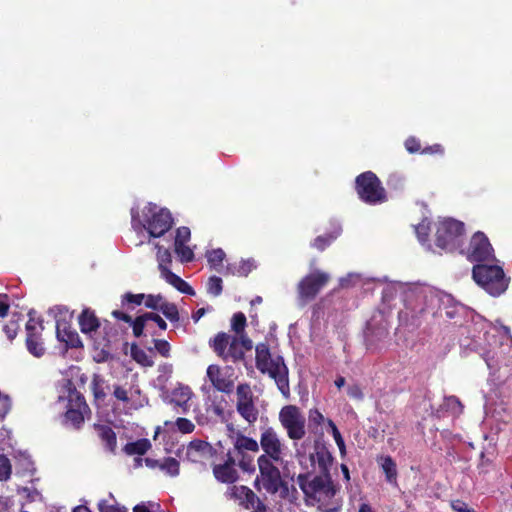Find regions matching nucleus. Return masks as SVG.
Wrapping results in <instances>:
<instances>
[{
    "label": "nucleus",
    "mask_w": 512,
    "mask_h": 512,
    "mask_svg": "<svg viewBox=\"0 0 512 512\" xmlns=\"http://www.w3.org/2000/svg\"><path fill=\"white\" fill-rule=\"evenodd\" d=\"M256 368L267 374L275 381L281 394L288 399L290 397L289 370L281 355L272 357L268 344L259 343L255 348Z\"/></svg>",
    "instance_id": "f257e3e1"
},
{
    "label": "nucleus",
    "mask_w": 512,
    "mask_h": 512,
    "mask_svg": "<svg viewBox=\"0 0 512 512\" xmlns=\"http://www.w3.org/2000/svg\"><path fill=\"white\" fill-rule=\"evenodd\" d=\"M297 484L306 499L319 503L330 501L337 492V487L333 483L330 474L312 476L309 472L301 473L297 476Z\"/></svg>",
    "instance_id": "f03ea898"
},
{
    "label": "nucleus",
    "mask_w": 512,
    "mask_h": 512,
    "mask_svg": "<svg viewBox=\"0 0 512 512\" xmlns=\"http://www.w3.org/2000/svg\"><path fill=\"white\" fill-rule=\"evenodd\" d=\"M275 464V461H269L267 458L257 459L259 474L254 486L258 491L264 489L271 495L279 493L280 497L285 499L289 495L288 483L282 479L281 472Z\"/></svg>",
    "instance_id": "7ed1b4c3"
},
{
    "label": "nucleus",
    "mask_w": 512,
    "mask_h": 512,
    "mask_svg": "<svg viewBox=\"0 0 512 512\" xmlns=\"http://www.w3.org/2000/svg\"><path fill=\"white\" fill-rule=\"evenodd\" d=\"M474 281L492 296L504 293L509 284V278L498 265L475 264L472 269Z\"/></svg>",
    "instance_id": "20e7f679"
},
{
    "label": "nucleus",
    "mask_w": 512,
    "mask_h": 512,
    "mask_svg": "<svg viewBox=\"0 0 512 512\" xmlns=\"http://www.w3.org/2000/svg\"><path fill=\"white\" fill-rule=\"evenodd\" d=\"M123 334L124 331L119 326L104 320L101 331L93 337V347L96 351L95 360L98 363L112 359V353L118 348Z\"/></svg>",
    "instance_id": "39448f33"
},
{
    "label": "nucleus",
    "mask_w": 512,
    "mask_h": 512,
    "mask_svg": "<svg viewBox=\"0 0 512 512\" xmlns=\"http://www.w3.org/2000/svg\"><path fill=\"white\" fill-rule=\"evenodd\" d=\"M355 191L359 199L368 205L382 204L388 199L381 180L372 171L363 172L356 177Z\"/></svg>",
    "instance_id": "423d86ee"
},
{
    "label": "nucleus",
    "mask_w": 512,
    "mask_h": 512,
    "mask_svg": "<svg viewBox=\"0 0 512 512\" xmlns=\"http://www.w3.org/2000/svg\"><path fill=\"white\" fill-rule=\"evenodd\" d=\"M465 234L463 222L449 218L440 222L436 229L435 244L449 252L461 249Z\"/></svg>",
    "instance_id": "0eeeda50"
},
{
    "label": "nucleus",
    "mask_w": 512,
    "mask_h": 512,
    "mask_svg": "<svg viewBox=\"0 0 512 512\" xmlns=\"http://www.w3.org/2000/svg\"><path fill=\"white\" fill-rule=\"evenodd\" d=\"M143 227L153 238H159L168 232L174 220L171 212L167 208H159L157 205L149 203L143 210Z\"/></svg>",
    "instance_id": "6e6552de"
},
{
    "label": "nucleus",
    "mask_w": 512,
    "mask_h": 512,
    "mask_svg": "<svg viewBox=\"0 0 512 512\" xmlns=\"http://www.w3.org/2000/svg\"><path fill=\"white\" fill-rule=\"evenodd\" d=\"M279 422L289 439L299 441L305 437L306 419L298 406H283L279 412Z\"/></svg>",
    "instance_id": "1a4fd4ad"
},
{
    "label": "nucleus",
    "mask_w": 512,
    "mask_h": 512,
    "mask_svg": "<svg viewBox=\"0 0 512 512\" xmlns=\"http://www.w3.org/2000/svg\"><path fill=\"white\" fill-rule=\"evenodd\" d=\"M460 254L464 255L468 261L477 264H485V262L496 260L494 249L488 237L481 231L472 235L467 248L461 247Z\"/></svg>",
    "instance_id": "9d476101"
},
{
    "label": "nucleus",
    "mask_w": 512,
    "mask_h": 512,
    "mask_svg": "<svg viewBox=\"0 0 512 512\" xmlns=\"http://www.w3.org/2000/svg\"><path fill=\"white\" fill-rule=\"evenodd\" d=\"M111 315L119 321H123L128 323L132 327L133 335L136 338H140L144 335V330L150 329L149 322L152 321L156 323L160 330L165 331L167 329L166 321L157 313L154 312H145L141 315L136 316L134 319L123 310H113Z\"/></svg>",
    "instance_id": "9b49d317"
},
{
    "label": "nucleus",
    "mask_w": 512,
    "mask_h": 512,
    "mask_svg": "<svg viewBox=\"0 0 512 512\" xmlns=\"http://www.w3.org/2000/svg\"><path fill=\"white\" fill-rule=\"evenodd\" d=\"M259 445L264 453L258 458L283 463L287 447L273 427H267L261 432Z\"/></svg>",
    "instance_id": "f8f14e48"
},
{
    "label": "nucleus",
    "mask_w": 512,
    "mask_h": 512,
    "mask_svg": "<svg viewBox=\"0 0 512 512\" xmlns=\"http://www.w3.org/2000/svg\"><path fill=\"white\" fill-rule=\"evenodd\" d=\"M329 279V275L322 271L309 273L297 285L299 299L305 303L314 300Z\"/></svg>",
    "instance_id": "ddd939ff"
},
{
    "label": "nucleus",
    "mask_w": 512,
    "mask_h": 512,
    "mask_svg": "<svg viewBox=\"0 0 512 512\" xmlns=\"http://www.w3.org/2000/svg\"><path fill=\"white\" fill-rule=\"evenodd\" d=\"M26 323V339L25 344L28 352L36 358L44 356L46 348L44 340L42 338V332L44 330L43 320L31 317Z\"/></svg>",
    "instance_id": "4468645a"
},
{
    "label": "nucleus",
    "mask_w": 512,
    "mask_h": 512,
    "mask_svg": "<svg viewBox=\"0 0 512 512\" xmlns=\"http://www.w3.org/2000/svg\"><path fill=\"white\" fill-rule=\"evenodd\" d=\"M236 409L237 412L249 424L256 422L258 418V409L254 405L253 393L248 383H241L236 389Z\"/></svg>",
    "instance_id": "2eb2a0df"
},
{
    "label": "nucleus",
    "mask_w": 512,
    "mask_h": 512,
    "mask_svg": "<svg viewBox=\"0 0 512 512\" xmlns=\"http://www.w3.org/2000/svg\"><path fill=\"white\" fill-rule=\"evenodd\" d=\"M206 376L217 391L225 394H231L233 392L234 380L223 376L221 368L218 365H209L207 367Z\"/></svg>",
    "instance_id": "dca6fc26"
},
{
    "label": "nucleus",
    "mask_w": 512,
    "mask_h": 512,
    "mask_svg": "<svg viewBox=\"0 0 512 512\" xmlns=\"http://www.w3.org/2000/svg\"><path fill=\"white\" fill-rule=\"evenodd\" d=\"M193 393L189 386L179 385L171 392L169 403L173 405L176 413L186 414L189 411V401Z\"/></svg>",
    "instance_id": "f3484780"
},
{
    "label": "nucleus",
    "mask_w": 512,
    "mask_h": 512,
    "mask_svg": "<svg viewBox=\"0 0 512 512\" xmlns=\"http://www.w3.org/2000/svg\"><path fill=\"white\" fill-rule=\"evenodd\" d=\"M312 464H317L321 474H330V468L333 464V456L329 449L321 443H316L314 452L310 454Z\"/></svg>",
    "instance_id": "a211bd4d"
},
{
    "label": "nucleus",
    "mask_w": 512,
    "mask_h": 512,
    "mask_svg": "<svg viewBox=\"0 0 512 512\" xmlns=\"http://www.w3.org/2000/svg\"><path fill=\"white\" fill-rule=\"evenodd\" d=\"M78 324L83 334L89 335L93 340V337L97 335L101 327V322L96 316L95 311L90 308L82 310L78 317Z\"/></svg>",
    "instance_id": "6ab92c4d"
},
{
    "label": "nucleus",
    "mask_w": 512,
    "mask_h": 512,
    "mask_svg": "<svg viewBox=\"0 0 512 512\" xmlns=\"http://www.w3.org/2000/svg\"><path fill=\"white\" fill-rule=\"evenodd\" d=\"M212 446L203 440L195 439L189 442L186 449V458L190 462L199 463L212 454Z\"/></svg>",
    "instance_id": "aec40b11"
},
{
    "label": "nucleus",
    "mask_w": 512,
    "mask_h": 512,
    "mask_svg": "<svg viewBox=\"0 0 512 512\" xmlns=\"http://www.w3.org/2000/svg\"><path fill=\"white\" fill-rule=\"evenodd\" d=\"M56 336L60 342H64L67 347L80 348L83 346L78 333L72 329L66 322H57Z\"/></svg>",
    "instance_id": "412c9836"
},
{
    "label": "nucleus",
    "mask_w": 512,
    "mask_h": 512,
    "mask_svg": "<svg viewBox=\"0 0 512 512\" xmlns=\"http://www.w3.org/2000/svg\"><path fill=\"white\" fill-rule=\"evenodd\" d=\"M93 428L97 432L101 442L104 444L105 449L114 454L117 448V436L112 427L106 424L95 423Z\"/></svg>",
    "instance_id": "4be33fe9"
},
{
    "label": "nucleus",
    "mask_w": 512,
    "mask_h": 512,
    "mask_svg": "<svg viewBox=\"0 0 512 512\" xmlns=\"http://www.w3.org/2000/svg\"><path fill=\"white\" fill-rule=\"evenodd\" d=\"M430 303H439L438 310L433 312V315L445 316L448 319L455 318L459 313V306L452 303L450 297L438 298L437 296H431L429 299Z\"/></svg>",
    "instance_id": "5701e85b"
},
{
    "label": "nucleus",
    "mask_w": 512,
    "mask_h": 512,
    "mask_svg": "<svg viewBox=\"0 0 512 512\" xmlns=\"http://www.w3.org/2000/svg\"><path fill=\"white\" fill-rule=\"evenodd\" d=\"M232 496L240 502L246 509H250L257 501V495L249 487L240 485L233 486L231 489Z\"/></svg>",
    "instance_id": "b1692460"
},
{
    "label": "nucleus",
    "mask_w": 512,
    "mask_h": 512,
    "mask_svg": "<svg viewBox=\"0 0 512 512\" xmlns=\"http://www.w3.org/2000/svg\"><path fill=\"white\" fill-rule=\"evenodd\" d=\"M213 474L219 482L227 484H232L239 478L236 468L224 464L215 465Z\"/></svg>",
    "instance_id": "393cba45"
},
{
    "label": "nucleus",
    "mask_w": 512,
    "mask_h": 512,
    "mask_svg": "<svg viewBox=\"0 0 512 512\" xmlns=\"http://www.w3.org/2000/svg\"><path fill=\"white\" fill-rule=\"evenodd\" d=\"M231 335L225 332L217 333L213 338L209 340V346L214 353L224 360L228 344L230 342Z\"/></svg>",
    "instance_id": "a878e982"
},
{
    "label": "nucleus",
    "mask_w": 512,
    "mask_h": 512,
    "mask_svg": "<svg viewBox=\"0 0 512 512\" xmlns=\"http://www.w3.org/2000/svg\"><path fill=\"white\" fill-rule=\"evenodd\" d=\"M91 416V411L76 410L73 408L66 409L64 414L65 423H70L74 429H80L84 424L85 418Z\"/></svg>",
    "instance_id": "bb28decb"
},
{
    "label": "nucleus",
    "mask_w": 512,
    "mask_h": 512,
    "mask_svg": "<svg viewBox=\"0 0 512 512\" xmlns=\"http://www.w3.org/2000/svg\"><path fill=\"white\" fill-rule=\"evenodd\" d=\"M132 359L143 367H152L154 365L153 354L146 352L140 348L136 343L130 347Z\"/></svg>",
    "instance_id": "cd10ccee"
},
{
    "label": "nucleus",
    "mask_w": 512,
    "mask_h": 512,
    "mask_svg": "<svg viewBox=\"0 0 512 512\" xmlns=\"http://www.w3.org/2000/svg\"><path fill=\"white\" fill-rule=\"evenodd\" d=\"M232 361L234 363L244 360V350L240 347V340L237 336H231L223 361Z\"/></svg>",
    "instance_id": "c85d7f7f"
},
{
    "label": "nucleus",
    "mask_w": 512,
    "mask_h": 512,
    "mask_svg": "<svg viewBox=\"0 0 512 512\" xmlns=\"http://www.w3.org/2000/svg\"><path fill=\"white\" fill-rule=\"evenodd\" d=\"M146 294L139 293L134 294L132 292H126L121 296V307L126 311H133L137 306L143 304Z\"/></svg>",
    "instance_id": "c756f323"
},
{
    "label": "nucleus",
    "mask_w": 512,
    "mask_h": 512,
    "mask_svg": "<svg viewBox=\"0 0 512 512\" xmlns=\"http://www.w3.org/2000/svg\"><path fill=\"white\" fill-rule=\"evenodd\" d=\"M73 408L82 411H91L86 403L85 397L76 388L70 389L66 409Z\"/></svg>",
    "instance_id": "7c9ffc66"
},
{
    "label": "nucleus",
    "mask_w": 512,
    "mask_h": 512,
    "mask_svg": "<svg viewBox=\"0 0 512 512\" xmlns=\"http://www.w3.org/2000/svg\"><path fill=\"white\" fill-rule=\"evenodd\" d=\"M252 271V263L249 260H241L239 263H229L225 268V275L246 277Z\"/></svg>",
    "instance_id": "2f4dec72"
},
{
    "label": "nucleus",
    "mask_w": 512,
    "mask_h": 512,
    "mask_svg": "<svg viewBox=\"0 0 512 512\" xmlns=\"http://www.w3.org/2000/svg\"><path fill=\"white\" fill-rule=\"evenodd\" d=\"M381 468L385 474L386 481L390 484H397V466L391 456H385L381 458Z\"/></svg>",
    "instance_id": "473e14b6"
},
{
    "label": "nucleus",
    "mask_w": 512,
    "mask_h": 512,
    "mask_svg": "<svg viewBox=\"0 0 512 512\" xmlns=\"http://www.w3.org/2000/svg\"><path fill=\"white\" fill-rule=\"evenodd\" d=\"M151 447L148 439L143 438L134 442L127 443L123 450L127 455H144Z\"/></svg>",
    "instance_id": "72a5a7b5"
},
{
    "label": "nucleus",
    "mask_w": 512,
    "mask_h": 512,
    "mask_svg": "<svg viewBox=\"0 0 512 512\" xmlns=\"http://www.w3.org/2000/svg\"><path fill=\"white\" fill-rule=\"evenodd\" d=\"M259 443L250 437L239 435L234 443V449L239 451H246L257 453L259 451Z\"/></svg>",
    "instance_id": "f704fd0d"
},
{
    "label": "nucleus",
    "mask_w": 512,
    "mask_h": 512,
    "mask_svg": "<svg viewBox=\"0 0 512 512\" xmlns=\"http://www.w3.org/2000/svg\"><path fill=\"white\" fill-rule=\"evenodd\" d=\"M225 256V252L221 248L213 249L206 252V258L210 268L218 272L221 271Z\"/></svg>",
    "instance_id": "c9c22d12"
},
{
    "label": "nucleus",
    "mask_w": 512,
    "mask_h": 512,
    "mask_svg": "<svg viewBox=\"0 0 512 512\" xmlns=\"http://www.w3.org/2000/svg\"><path fill=\"white\" fill-rule=\"evenodd\" d=\"M238 466L245 472L255 471L254 456L250 452L235 450Z\"/></svg>",
    "instance_id": "e433bc0d"
},
{
    "label": "nucleus",
    "mask_w": 512,
    "mask_h": 512,
    "mask_svg": "<svg viewBox=\"0 0 512 512\" xmlns=\"http://www.w3.org/2000/svg\"><path fill=\"white\" fill-rule=\"evenodd\" d=\"M336 233H326L324 235L317 236L311 243V247L322 252L328 248L337 238Z\"/></svg>",
    "instance_id": "4c0bfd02"
},
{
    "label": "nucleus",
    "mask_w": 512,
    "mask_h": 512,
    "mask_svg": "<svg viewBox=\"0 0 512 512\" xmlns=\"http://www.w3.org/2000/svg\"><path fill=\"white\" fill-rule=\"evenodd\" d=\"M105 381L99 375H94L91 382V389L94 396L95 401H103L106 397V392L104 389Z\"/></svg>",
    "instance_id": "58836bf2"
},
{
    "label": "nucleus",
    "mask_w": 512,
    "mask_h": 512,
    "mask_svg": "<svg viewBox=\"0 0 512 512\" xmlns=\"http://www.w3.org/2000/svg\"><path fill=\"white\" fill-rule=\"evenodd\" d=\"M159 468L165 471L168 475L175 477L179 475L180 472V464L178 460L173 457L165 458L160 464Z\"/></svg>",
    "instance_id": "ea45409f"
},
{
    "label": "nucleus",
    "mask_w": 512,
    "mask_h": 512,
    "mask_svg": "<svg viewBox=\"0 0 512 512\" xmlns=\"http://www.w3.org/2000/svg\"><path fill=\"white\" fill-rule=\"evenodd\" d=\"M154 348H148L151 354L156 351L159 355L164 358H169L171 355V346L167 340L164 339H153Z\"/></svg>",
    "instance_id": "a19ab883"
},
{
    "label": "nucleus",
    "mask_w": 512,
    "mask_h": 512,
    "mask_svg": "<svg viewBox=\"0 0 512 512\" xmlns=\"http://www.w3.org/2000/svg\"><path fill=\"white\" fill-rule=\"evenodd\" d=\"M160 312L170 321V322H178L179 317V311L176 306V304L164 301L162 304V307H160Z\"/></svg>",
    "instance_id": "79ce46f5"
},
{
    "label": "nucleus",
    "mask_w": 512,
    "mask_h": 512,
    "mask_svg": "<svg viewBox=\"0 0 512 512\" xmlns=\"http://www.w3.org/2000/svg\"><path fill=\"white\" fill-rule=\"evenodd\" d=\"M174 251L182 263H188L194 259L192 249L186 244H174Z\"/></svg>",
    "instance_id": "37998d69"
},
{
    "label": "nucleus",
    "mask_w": 512,
    "mask_h": 512,
    "mask_svg": "<svg viewBox=\"0 0 512 512\" xmlns=\"http://www.w3.org/2000/svg\"><path fill=\"white\" fill-rule=\"evenodd\" d=\"M246 316L242 312H237L233 315L231 320V328L238 335L244 333L246 327Z\"/></svg>",
    "instance_id": "c03bdc74"
},
{
    "label": "nucleus",
    "mask_w": 512,
    "mask_h": 512,
    "mask_svg": "<svg viewBox=\"0 0 512 512\" xmlns=\"http://www.w3.org/2000/svg\"><path fill=\"white\" fill-rule=\"evenodd\" d=\"M223 290L222 279L218 276H211L207 282V292L214 297L221 295Z\"/></svg>",
    "instance_id": "a18cd8bd"
},
{
    "label": "nucleus",
    "mask_w": 512,
    "mask_h": 512,
    "mask_svg": "<svg viewBox=\"0 0 512 512\" xmlns=\"http://www.w3.org/2000/svg\"><path fill=\"white\" fill-rule=\"evenodd\" d=\"M157 259L159 262V270L160 273L163 272V269H169V265L172 262L171 253L168 249H163L162 247L158 246V253H157Z\"/></svg>",
    "instance_id": "49530a36"
},
{
    "label": "nucleus",
    "mask_w": 512,
    "mask_h": 512,
    "mask_svg": "<svg viewBox=\"0 0 512 512\" xmlns=\"http://www.w3.org/2000/svg\"><path fill=\"white\" fill-rule=\"evenodd\" d=\"M309 427L314 430L320 427L324 422L325 418L323 414L317 409L313 408L308 413Z\"/></svg>",
    "instance_id": "de8ad7c7"
},
{
    "label": "nucleus",
    "mask_w": 512,
    "mask_h": 512,
    "mask_svg": "<svg viewBox=\"0 0 512 512\" xmlns=\"http://www.w3.org/2000/svg\"><path fill=\"white\" fill-rule=\"evenodd\" d=\"M12 466L10 460L4 454H0V481H6L10 478Z\"/></svg>",
    "instance_id": "09e8293b"
},
{
    "label": "nucleus",
    "mask_w": 512,
    "mask_h": 512,
    "mask_svg": "<svg viewBox=\"0 0 512 512\" xmlns=\"http://www.w3.org/2000/svg\"><path fill=\"white\" fill-rule=\"evenodd\" d=\"M164 299L160 294L153 295L148 294L146 295V298L144 299V306L146 308L152 309V310H160V307H162V304L164 303Z\"/></svg>",
    "instance_id": "8fccbe9b"
},
{
    "label": "nucleus",
    "mask_w": 512,
    "mask_h": 512,
    "mask_svg": "<svg viewBox=\"0 0 512 512\" xmlns=\"http://www.w3.org/2000/svg\"><path fill=\"white\" fill-rule=\"evenodd\" d=\"M100 512H128V509L119 504H109L107 500H101L98 503Z\"/></svg>",
    "instance_id": "3c124183"
},
{
    "label": "nucleus",
    "mask_w": 512,
    "mask_h": 512,
    "mask_svg": "<svg viewBox=\"0 0 512 512\" xmlns=\"http://www.w3.org/2000/svg\"><path fill=\"white\" fill-rule=\"evenodd\" d=\"M176 426L177 429L184 434L192 433L195 429L194 423L191 420L183 417L177 418Z\"/></svg>",
    "instance_id": "603ef678"
},
{
    "label": "nucleus",
    "mask_w": 512,
    "mask_h": 512,
    "mask_svg": "<svg viewBox=\"0 0 512 512\" xmlns=\"http://www.w3.org/2000/svg\"><path fill=\"white\" fill-rule=\"evenodd\" d=\"M191 237V231L188 227L182 226L177 228L174 244H186Z\"/></svg>",
    "instance_id": "864d4df0"
},
{
    "label": "nucleus",
    "mask_w": 512,
    "mask_h": 512,
    "mask_svg": "<svg viewBox=\"0 0 512 512\" xmlns=\"http://www.w3.org/2000/svg\"><path fill=\"white\" fill-rule=\"evenodd\" d=\"M19 328L20 325L18 321L10 320L6 325H4L3 331L9 340H13L17 336Z\"/></svg>",
    "instance_id": "5fc2aeb1"
},
{
    "label": "nucleus",
    "mask_w": 512,
    "mask_h": 512,
    "mask_svg": "<svg viewBox=\"0 0 512 512\" xmlns=\"http://www.w3.org/2000/svg\"><path fill=\"white\" fill-rule=\"evenodd\" d=\"M404 145H405L406 150L410 154H414L417 152L421 153V150H422L421 144H420V141L416 137H413V136L408 137L405 140Z\"/></svg>",
    "instance_id": "6e6d98bb"
},
{
    "label": "nucleus",
    "mask_w": 512,
    "mask_h": 512,
    "mask_svg": "<svg viewBox=\"0 0 512 512\" xmlns=\"http://www.w3.org/2000/svg\"><path fill=\"white\" fill-rule=\"evenodd\" d=\"M161 277L165 279L167 283L172 285L175 289L181 280V277L173 273L170 269H163V272L160 273Z\"/></svg>",
    "instance_id": "4d7b16f0"
},
{
    "label": "nucleus",
    "mask_w": 512,
    "mask_h": 512,
    "mask_svg": "<svg viewBox=\"0 0 512 512\" xmlns=\"http://www.w3.org/2000/svg\"><path fill=\"white\" fill-rule=\"evenodd\" d=\"M421 154H429V155H443L444 148L441 144H433L430 146H426L421 150Z\"/></svg>",
    "instance_id": "13d9d810"
},
{
    "label": "nucleus",
    "mask_w": 512,
    "mask_h": 512,
    "mask_svg": "<svg viewBox=\"0 0 512 512\" xmlns=\"http://www.w3.org/2000/svg\"><path fill=\"white\" fill-rule=\"evenodd\" d=\"M113 395L117 400L122 401L124 403H128L130 401L128 391L119 385H116L114 387Z\"/></svg>",
    "instance_id": "bf43d9fd"
},
{
    "label": "nucleus",
    "mask_w": 512,
    "mask_h": 512,
    "mask_svg": "<svg viewBox=\"0 0 512 512\" xmlns=\"http://www.w3.org/2000/svg\"><path fill=\"white\" fill-rule=\"evenodd\" d=\"M416 234L421 242H426L429 236V227L425 223H421L416 227Z\"/></svg>",
    "instance_id": "052dcab7"
},
{
    "label": "nucleus",
    "mask_w": 512,
    "mask_h": 512,
    "mask_svg": "<svg viewBox=\"0 0 512 512\" xmlns=\"http://www.w3.org/2000/svg\"><path fill=\"white\" fill-rule=\"evenodd\" d=\"M154 507L159 508L160 505L153 502H149L148 505L146 503H140L134 506L133 512H153Z\"/></svg>",
    "instance_id": "680f3d73"
},
{
    "label": "nucleus",
    "mask_w": 512,
    "mask_h": 512,
    "mask_svg": "<svg viewBox=\"0 0 512 512\" xmlns=\"http://www.w3.org/2000/svg\"><path fill=\"white\" fill-rule=\"evenodd\" d=\"M238 340H240V347L245 351H250L253 348L252 340L245 334H238Z\"/></svg>",
    "instance_id": "e2e57ef3"
},
{
    "label": "nucleus",
    "mask_w": 512,
    "mask_h": 512,
    "mask_svg": "<svg viewBox=\"0 0 512 512\" xmlns=\"http://www.w3.org/2000/svg\"><path fill=\"white\" fill-rule=\"evenodd\" d=\"M9 297L7 294H0V317H5L9 311Z\"/></svg>",
    "instance_id": "0e129e2a"
},
{
    "label": "nucleus",
    "mask_w": 512,
    "mask_h": 512,
    "mask_svg": "<svg viewBox=\"0 0 512 512\" xmlns=\"http://www.w3.org/2000/svg\"><path fill=\"white\" fill-rule=\"evenodd\" d=\"M176 289L179 292L183 293V294H187V295H190V296L195 295L194 289L185 280H183L182 278L179 281Z\"/></svg>",
    "instance_id": "69168bd1"
},
{
    "label": "nucleus",
    "mask_w": 512,
    "mask_h": 512,
    "mask_svg": "<svg viewBox=\"0 0 512 512\" xmlns=\"http://www.w3.org/2000/svg\"><path fill=\"white\" fill-rule=\"evenodd\" d=\"M347 394L349 395V397H351L353 399H358V400H362L364 397L362 389L360 388L359 385L350 386L348 388Z\"/></svg>",
    "instance_id": "338daca9"
},
{
    "label": "nucleus",
    "mask_w": 512,
    "mask_h": 512,
    "mask_svg": "<svg viewBox=\"0 0 512 512\" xmlns=\"http://www.w3.org/2000/svg\"><path fill=\"white\" fill-rule=\"evenodd\" d=\"M450 506L455 512H465L469 508L468 505L460 499L452 500Z\"/></svg>",
    "instance_id": "774afa93"
}]
</instances>
